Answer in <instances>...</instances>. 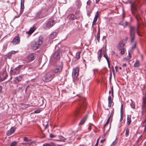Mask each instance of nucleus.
<instances>
[{
  "mask_svg": "<svg viewBox=\"0 0 146 146\" xmlns=\"http://www.w3.org/2000/svg\"><path fill=\"white\" fill-rule=\"evenodd\" d=\"M115 70H116V71H117V70H118V67H117V66H116V67H115Z\"/></svg>",
  "mask_w": 146,
  "mask_h": 146,
  "instance_id": "nucleus-57",
  "label": "nucleus"
},
{
  "mask_svg": "<svg viewBox=\"0 0 146 146\" xmlns=\"http://www.w3.org/2000/svg\"><path fill=\"white\" fill-rule=\"evenodd\" d=\"M108 107H110L111 106L112 104H113V100L111 99V97L110 96H109L108 97Z\"/></svg>",
  "mask_w": 146,
  "mask_h": 146,
  "instance_id": "nucleus-22",
  "label": "nucleus"
},
{
  "mask_svg": "<svg viewBox=\"0 0 146 146\" xmlns=\"http://www.w3.org/2000/svg\"><path fill=\"white\" fill-rule=\"evenodd\" d=\"M2 89V87L1 86H0V92L1 91Z\"/></svg>",
  "mask_w": 146,
  "mask_h": 146,
  "instance_id": "nucleus-55",
  "label": "nucleus"
},
{
  "mask_svg": "<svg viewBox=\"0 0 146 146\" xmlns=\"http://www.w3.org/2000/svg\"><path fill=\"white\" fill-rule=\"evenodd\" d=\"M55 24L54 20L47 22L46 24V28L49 29L52 27Z\"/></svg>",
  "mask_w": 146,
  "mask_h": 146,
  "instance_id": "nucleus-12",
  "label": "nucleus"
},
{
  "mask_svg": "<svg viewBox=\"0 0 146 146\" xmlns=\"http://www.w3.org/2000/svg\"><path fill=\"white\" fill-rule=\"evenodd\" d=\"M24 141H25L29 142L30 141V140H29L27 137H24Z\"/></svg>",
  "mask_w": 146,
  "mask_h": 146,
  "instance_id": "nucleus-39",
  "label": "nucleus"
},
{
  "mask_svg": "<svg viewBox=\"0 0 146 146\" xmlns=\"http://www.w3.org/2000/svg\"><path fill=\"white\" fill-rule=\"evenodd\" d=\"M104 57L105 58H106L107 61V60H109L108 56L107 54L106 55L105 54H104Z\"/></svg>",
  "mask_w": 146,
  "mask_h": 146,
  "instance_id": "nucleus-41",
  "label": "nucleus"
},
{
  "mask_svg": "<svg viewBox=\"0 0 146 146\" xmlns=\"http://www.w3.org/2000/svg\"><path fill=\"white\" fill-rule=\"evenodd\" d=\"M3 81V80H2V78L0 77V82Z\"/></svg>",
  "mask_w": 146,
  "mask_h": 146,
  "instance_id": "nucleus-58",
  "label": "nucleus"
},
{
  "mask_svg": "<svg viewBox=\"0 0 146 146\" xmlns=\"http://www.w3.org/2000/svg\"><path fill=\"white\" fill-rule=\"evenodd\" d=\"M22 78V77L21 76H19L16 78V80H17L18 82L21 81Z\"/></svg>",
  "mask_w": 146,
  "mask_h": 146,
  "instance_id": "nucleus-33",
  "label": "nucleus"
},
{
  "mask_svg": "<svg viewBox=\"0 0 146 146\" xmlns=\"http://www.w3.org/2000/svg\"><path fill=\"white\" fill-rule=\"evenodd\" d=\"M100 35L97 34L96 36V38L98 42H99L100 39Z\"/></svg>",
  "mask_w": 146,
  "mask_h": 146,
  "instance_id": "nucleus-35",
  "label": "nucleus"
},
{
  "mask_svg": "<svg viewBox=\"0 0 146 146\" xmlns=\"http://www.w3.org/2000/svg\"><path fill=\"white\" fill-rule=\"evenodd\" d=\"M139 62L137 60H136L134 64V66L135 67H139Z\"/></svg>",
  "mask_w": 146,
  "mask_h": 146,
  "instance_id": "nucleus-28",
  "label": "nucleus"
},
{
  "mask_svg": "<svg viewBox=\"0 0 146 146\" xmlns=\"http://www.w3.org/2000/svg\"><path fill=\"white\" fill-rule=\"evenodd\" d=\"M54 74L51 71L46 73L42 78L44 82H48L51 81L54 77Z\"/></svg>",
  "mask_w": 146,
  "mask_h": 146,
  "instance_id": "nucleus-5",
  "label": "nucleus"
},
{
  "mask_svg": "<svg viewBox=\"0 0 146 146\" xmlns=\"http://www.w3.org/2000/svg\"><path fill=\"white\" fill-rule=\"evenodd\" d=\"M43 38L40 36L38 37L37 40L35 42L33 41L31 43V46L33 50H36L39 47L42 43Z\"/></svg>",
  "mask_w": 146,
  "mask_h": 146,
  "instance_id": "nucleus-4",
  "label": "nucleus"
},
{
  "mask_svg": "<svg viewBox=\"0 0 146 146\" xmlns=\"http://www.w3.org/2000/svg\"><path fill=\"white\" fill-rule=\"evenodd\" d=\"M91 129V127L90 126H89V127H88V129L89 130H90V129Z\"/></svg>",
  "mask_w": 146,
  "mask_h": 146,
  "instance_id": "nucleus-59",
  "label": "nucleus"
},
{
  "mask_svg": "<svg viewBox=\"0 0 146 146\" xmlns=\"http://www.w3.org/2000/svg\"><path fill=\"white\" fill-rule=\"evenodd\" d=\"M124 45L125 44L123 42H120L118 46V49L119 50L124 49Z\"/></svg>",
  "mask_w": 146,
  "mask_h": 146,
  "instance_id": "nucleus-19",
  "label": "nucleus"
},
{
  "mask_svg": "<svg viewBox=\"0 0 146 146\" xmlns=\"http://www.w3.org/2000/svg\"><path fill=\"white\" fill-rule=\"evenodd\" d=\"M81 102H82V104L80 106V109L78 110V111H81V112H83L81 111V110H84L86 108V104L85 103H84V102L85 101V99L84 98H81ZM78 112V111H77V112Z\"/></svg>",
  "mask_w": 146,
  "mask_h": 146,
  "instance_id": "nucleus-11",
  "label": "nucleus"
},
{
  "mask_svg": "<svg viewBox=\"0 0 146 146\" xmlns=\"http://www.w3.org/2000/svg\"><path fill=\"white\" fill-rule=\"evenodd\" d=\"M100 0H96V3H98L100 1Z\"/></svg>",
  "mask_w": 146,
  "mask_h": 146,
  "instance_id": "nucleus-50",
  "label": "nucleus"
},
{
  "mask_svg": "<svg viewBox=\"0 0 146 146\" xmlns=\"http://www.w3.org/2000/svg\"><path fill=\"white\" fill-rule=\"evenodd\" d=\"M123 67H126V64L125 63H123L122 65Z\"/></svg>",
  "mask_w": 146,
  "mask_h": 146,
  "instance_id": "nucleus-48",
  "label": "nucleus"
},
{
  "mask_svg": "<svg viewBox=\"0 0 146 146\" xmlns=\"http://www.w3.org/2000/svg\"><path fill=\"white\" fill-rule=\"evenodd\" d=\"M119 69L120 70H121V67H119Z\"/></svg>",
  "mask_w": 146,
  "mask_h": 146,
  "instance_id": "nucleus-64",
  "label": "nucleus"
},
{
  "mask_svg": "<svg viewBox=\"0 0 146 146\" xmlns=\"http://www.w3.org/2000/svg\"><path fill=\"white\" fill-rule=\"evenodd\" d=\"M128 25V23L127 21L125 22V23H123V25L124 27H126Z\"/></svg>",
  "mask_w": 146,
  "mask_h": 146,
  "instance_id": "nucleus-34",
  "label": "nucleus"
},
{
  "mask_svg": "<svg viewBox=\"0 0 146 146\" xmlns=\"http://www.w3.org/2000/svg\"><path fill=\"white\" fill-rule=\"evenodd\" d=\"M21 66L19 65L18 67L15 68L13 70H10V73L11 75H16L19 74V69Z\"/></svg>",
  "mask_w": 146,
  "mask_h": 146,
  "instance_id": "nucleus-9",
  "label": "nucleus"
},
{
  "mask_svg": "<svg viewBox=\"0 0 146 146\" xmlns=\"http://www.w3.org/2000/svg\"><path fill=\"white\" fill-rule=\"evenodd\" d=\"M15 129L14 127H11L9 130L7 131V135L8 136L11 135L14 132Z\"/></svg>",
  "mask_w": 146,
  "mask_h": 146,
  "instance_id": "nucleus-17",
  "label": "nucleus"
},
{
  "mask_svg": "<svg viewBox=\"0 0 146 146\" xmlns=\"http://www.w3.org/2000/svg\"><path fill=\"white\" fill-rule=\"evenodd\" d=\"M79 69L78 67L73 68L72 72V76L74 79L73 82L75 84L76 83V81L77 80V78L79 75Z\"/></svg>",
  "mask_w": 146,
  "mask_h": 146,
  "instance_id": "nucleus-6",
  "label": "nucleus"
},
{
  "mask_svg": "<svg viewBox=\"0 0 146 146\" xmlns=\"http://www.w3.org/2000/svg\"><path fill=\"white\" fill-rule=\"evenodd\" d=\"M111 92H113V86H111Z\"/></svg>",
  "mask_w": 146,
  "mask_h": 146,
  "instance_id": "nucleus-49",
  "label": "nucleus"
},
{
  "mask_svg": "<svg viewBox=\"0 0 146 146\" xmlns=\"http://www.w3.org/2000/svg\"><path fill=\"white\" fill-rule=\"evenodd\" d=\"M87 117L88 115L86 114L83 117V118H82V119L80 121L79 123V125H83L87 119Z\"/></svg>",
  "mask_w": 146,
  "mask_h": 146,
  "instance_id": "nucleus-16",
  "label": "nucleus"
},
{
  "mask_svg": "<svg viewBox=\"0 0 146 146\" xmlns=\"http://www.w3.org/2000/svg\"><path fill=\"white\" fill-rule=\"evenodd\" d=\"M122 105H121V116H120V121L121 122L123 119V117H122L123 114L122 113Z\"/></svg>",
  "mask_w": 146,
  "mask_h": 146,
  "instance_id": "nucleus-29",
  "label": "nucleus"
},
{
  "mask_svg": "<svg viewBox=\"0 0 146 146\" xmlns=\"http://www.w3.org/2000/svg\"><path fill=\"white\" fill-rule=\"evenodd\" d=\"M91 1H88L87 2V4H90Z\"/></svg>",
  "mask_w": 146,
  "mask_h": 146,
  "instance_id": "nucleus-52",
  "label": "nucleus"
},
{
  "mask_svg": "<svg viewBox=\"0 0 146 146\" xmlns=\"http://www.w3.org/2000/svg\"><path fill=\"white\" fill-rule=\"evenodd\" d=\"M79 13V11H78V12H75V14H76L77 13Z\"/></svg>",
  "mask_w": 146,
  "mask_h": 146,
  "instance_id": "nucleus-60",
  "label": "nucleus"
},
{
  "mask_svg": "<svg viewBox=\"0 0 146 146\" xmlns=\"http://www.w3.org/2000/svg\"><path fill=\"white\" fill-rule=\"evenodd\" d=\"M7 74L6 70H4L3 72H2L0 76V77L2 78V80H4L5 79H6L7 77Z\"/></svg>",
  "mask_w": 146,
  "mask_h": 146,
  "instance_id": "nucleus-14",
  "label": "nucleus"
},
{
  "mask_svg": "<svg viewBox=\"0 0 146 146\" xmlns=\"http://www.w3.org/2000/svg\"><path fill=\"white\" fill-rule=\"evenodd\" d=\"M61 54L60 49H57L54 54L52 55L51 59L56 60H59L61 55Z\"/></svg>",
  "mask_w": 146,
  "mask_h": 146,
  "instance_id": "nucleus-7",
  "label": "nucleus"
},
{
  "mask_svg": "<svg viewBox=\"0 0 146 146\" xmlns=\"http://www.w3.org/2000/svg\"><path fill=\"white\" fill-rule=\"evenodd\" d=\"M137 6L136 3H133L131 4V13L135 17L137 21V26L136 29V32L138 35L141 36L142 35L140 34V33H142V28L140 26V21L141 19L138 16L135 15L136 11H137Z\"/></svg>",
  "mask_w": 146,
  "mask_h": 146,
  "instance_id": "nucleus-2",
  "label": "nucleus"
},
{
  "mask_svg": "<svg viewBox=\"0 0 146 146\" xmlns=\"http://www.w3.org/2000/svg\"><path fill=\"white\" fill-rule=\"evenodd\" d=\"M131 122V116H129L128 115L127 117V124L128 125V126H129Z\"/></svg>",
  "mask_w": 146,
  "mask_h": 146,
  "instance_id": "nucleus-25",
  "label": "nucleus"
},
{
  "mask_svg": "<svg viewBox=\"0 0 146 146\" xmlns=\"http://www.w3.org/2000/svg\"><path fill=\"white\" fill-rule=\"evenodd\" d=\"M111 53L112 54H115V52L114 51H111Z\"/></svg>",
  "mask_w": 146,
  "mask_h": 146,
  "instance_id": "nucleus-56",
  "label": "nucleus"
},
{
  "mask_svg": "<svg viewBox=\"0 0 146 146\" xmlns=\"http://www.w3.org/2000/svg\"><path fill=\"white\" fill-rule=\"evenodd\" d=\"M81 51H78L76 53V58L77 59H78L80 58V55L81 54Z\"/></svg>",
  "mask_w": 146,
  "mask_h": 146,
  "instance_id": "nucleus-27",
  "label": "nucleus"
},
{
  "mask_svg": "<svg viewBox=\"0 0 146 146\" xmlns=\"http://www.w3.org/2000/svg\"><path fill=\"white\" fill-rule=\"evenodd\" d=\"M40 112V111L39 110H36L34 111V113H38Z\"/></svg>",
  "mask_w": 146,
  "mask_h": 146,
  "instance_id": "nucleus-40",
  "label": "nucleus"
},
{
  "mask_svg": "<svg viewBox=\"0 0 146 146\" xmlns=\"http://www.w3.org/2000/svg\"><path fill=\"white\" fill-rule=\"evenodd\" d=\"M35 58V55L34 54L31 53L28 55L25 58V61L27 62H30Z\"/></svg>",
  "mask_w": 146,
  "mask_h": 146,
  "instance_id": "nucleus-8",
  "label": "nucleus"
},
{
  "mask_svg": "<svg viewBox=\"0 0 146 146\" xmlns=\"http://www.w3.org/2000/svg\"><path fill=\"white\" fill-rule=\"evenodd\" d=\"M17 143L15 141H13L10 145V146H16Z\"/></svg>",
  "mask_w": 146,
  "mask_h": 146,
  "instance_id": "nucleus-32",
  "label": "nucleus"
},
{
  "mask_svg": "<svg viewBox=\"0 0 146 146\" xmlns=\"http://www.w3.org/2000/svg\"><path fill=\"white\" fill-rule=\"evenodd\" d=\"M98 15V11H97L95 15V17L94 18V19L93 20L92 24V27H93L94 25L95 24L96 22L97 21Z\"/></svg>",
  "mask_w": 146,
  "mask_h": 146,
  "instance_id": "nucleus-18",
  "label": "nucleus"
},
{
  "mask_svg": "<svg viewBox=\"0 0 146 146\" xmlns=\"http://www.w3.org/2000/svg\"><path fill=\"white\" fill-rule=\"evenodd\" d=\"M59 138L62 141H63L65 142V140L68 139L69 140H70V138L69 137H67V138H64L63 137V136H60L59 137Z\"/></svg>",
  "mask_w": 146,
  "mask_h": 146,
  "instance_id": "nucleus-23",
  "label": "nucleus"
},
{
  "mask_svg": "<svg viewBox=\"0 0 146 146\" xmlns=\"http://www.w3.org/2000/svg\"><path fill=\"white\" fill-rule=\"evenodd\" d=\"M109 121H108V120H107V121H106V122H108V123H109Z\"/></svg>",
  "mask_w": 146,
  "mask_h": 146,
  "instance_id": "nucleus-63",
  "label": "nucleus"
},
{
  "mask_svg": "<svg viewBox=\"0 0 146 146\" xmlns=\"http://www.w3.org/2000/svg\"><path fill=\"white\" fill-rule=\"evenodd\" d=\"M129 129L128 128H127L125 132V136L127 137L129 134Z\"/></svg>",
  "mask_w": 146,
  "mask_h": 146,
  "instance_id": "nucleus-31",
  "label": "nucleus"
},
{
  "mask_svg": "<svg viewBox=\"0 0 146 146\" xmlns=\"http://www.w3.org/2000/svg\"><path fill=\"white\" fill-rule=\"evenodd\" d=\"M97 34L100 35V30L98 29Z\"/></svg>",
  "mask_w": 146,
  "mask_h": 146,
  "instance_id": "nucleus-51",
  "label": "nucleus"
},
{
  "mask_svg": "<svg viewBox=\"0 0 146 146\" xmlns=\"http://www.w3.org/2000/svg\"><path fill=\"white\" fill-rule=\"evenodd\" d=\"M117 142L115 140L111 145L110 146H115Z\"/></svg>",
  "mask_w": 146,
  "mask_h": 146,
  "instance_id": "nucleus-37",
  "label": "nucleus"
},
{
  "mask_svg": "<svg viewBox=\"0 0 146 146\" xmlns=\"http://www.w3.org/2000/svg\"><path fill=\"white\" fill-rule=\"evenodd\" d=\"M112 71H113V72H114V68H113V66H112Z\"/></svg>",
  "mask_w": 146,
  "mask_h": 146,
  "instance_id": "nucleus-54",
  "label": "nucleus"
},
{
  "mask_svg": "<svg viewBox=\"0 0 146 146\" xmlns=\"http://www.w3.org/2000/svg\"><path fill=\"white\" fill-rule=\"evenodd\" d=\"M25 0H21V9H23L24 7V2Z\"/></svg>",
  "mask_w": 146,
  "mask_h": 146,
  "instance_id": "nucleus-30",
  "label": "nucleus"
},
{
  "mask_svg": "<svg viewBox=\"0 0 146 146\" xmlns=\"http://www.w3.org/2000/svg\"><path fill=\"white\" fill-rule=\"evenodd\" d=\"M57 35V33L56 32H53L52 33L50 36V38L51 39H53L56 37Z\"/></svg>",
  "mask_w": 146,
  "mask_h": 146,
  "instance_id": "nucleus-24",
  "label": "nucleus"
},
{
  "mask_svg": "<svg viewBox=\"0 0 146 146\" xmlns=\"http://www.w3.org/2000/svg\"><path fill=\"white\" fill-rule=\"evenodd\" d=\"M111 92V91H109V94H110Z\"/></svg>",
  "mask_w": 146,
  "mask_h": 146,
  "instance_id": "nucleus-62",
  "label": "nucleus"
},
{
  "mask_svg": "<svg viewBox=\"0 0 146 146\" xmlns=\"http://www.w3.org/2000/svg\"><path fill=\"white\" fill-rule=\"evenodd\" d=\"M111 119V121H112V120H111V117H110V116L108 119L107 120L108 121H110V119Z\"/></svg>",
  "mask_w": 146,
  "mask_h": 146,
  "instance_id": "nucleus-46",
  "label": "nucleus"
},
{
  "mask_svg": "<svg viewBox=\"0 0 146 146\" xmlns=\"http://www.w3.org/2000/svg\"><path fill=\"white\" fill-rule=\"evenodd\" d=\"M20 41V37L18 36H16L14 38L12 42L14 45L17 44L19 43Z\"/></svg>",
  "mask_w": 146,
  "mask_h": 146,
  "instance_id": "nucleus-13",
  "label": "nucleus"
},
{
  "mask_svg": "<svg viewBox=\"0 0 146 146\" xmlns=\"http://www.w3.org/2000/svg\"><path fill=\"white\" fill-rule=\"evenodd\" d=\"M114 113V110H113L111 112V114L110 115V117H111V120H112V118L113 116Z\"/></svg>",
  "mask_w": 146,
  "mask_h": 146,
  "instance_id": "nucleus-38",
  "label": "nucleus"
},
{
  "mask_svg": "<svg viewBox=\"0 0 146 146\" xmlns=\"http://www.w3.org/2000/svg\"><path fill=\"white\" fill-rule=\"evenodd\" d=\"M105 141V139H102V140H101L100 141V142L101 143H103V142H104Z\"/></svg>",
  "mask_w": 146,
  "mask_h": 146,
  "instance_id": "nucleus-47",
  "label": "nucleus"
},
{
  "mask_svg": "<svg viewBox=\"0 0 146 146\" xmlns=\"http://www.w3.org/2000/svg\"><path fill=\"white\" fill-rule=\"evenodd\" d=\"M62 64L60 65L57 66L56 68L52 70L51 71L54 74V73L60 72L62 70Z\"/></svg>",
  "mask_w": 146,
  "mask_h": 146,
  "instance_id": "nucleus-10",
  "label": "nucleus"
},
{
  "mask_svg": "<svg viewBox=\"0 0 146 146\" xmlns=\"http://www.w3.org/2000/svg\"><path fill=\"white\" fill-rule=\"evenodd\" d=\"M51 2H55L56 0H49Z\"/></svg>",
  "mask_w": 146,
  "mask_h": 146,
  "instance_id": "nucleus-53",
  "label": "nucleus"
},
{
  "mask_svg": "<svg viewBox=\"0 0 146 146\" xmlns=\"http://www.w3.org/2000/svg\"><path fill=\"white\" fill-rule=\"evenodd\" d=\"M107 62H108V67L109 68H110V61H109V60H107Z\"/></svg>",
  "mask_w": 146,
  "mask_h": 146,
  "instance_id": "nucleus-43",
  "label": "nucleus"
},
{
  "mask_svg": "<svg viewBox=\"0 0 146 146\" xmlns=\"http://www.w3.org/2000/svg\"><path fill=\"white\" fill-rule=\"evenodd\" d=\"M120 50V53L121 54L123 55L125 53V50H124V48Z\"/></svg>",
  "mask_w": 146,
  "mask_h": 146,
  "instance_id": "nucleus-36",
  "label": "nucleus"
},
{
  "mask_svg": "<svg viewBox=\"0 0 146 146\" xmlns=\"http://www.w3.org/2000/svg\"><path fill=\"white\" fill-rule=\"evenodd\" d=\"M113 92H112L111 93V94H112V96H113Z\"/></svg>",
  "mask_w": 146,
  "mask_h": 146,
  "instance_id": "nucleus-61",
  "label": "nucleus"
},
{
  "mask_svg": "<svg viewBox=\"0 0 146 146\" xmlns=\"http://www.w3.org/2000/svg\"><path fill=\"white\" fill-rule=\"evenodd\" d=\"M98 142H99V139H98L97 140V142L95 144V146H97L98 145Z\"/></svg>",
  "mask_w": 146,
  "mask_h": 146,
  "instance_id": "nucleus-45",
  "label": "nucleus"
},
{
  "mask_svg": "<svg viewBox=\"0 0 146 146\" xmlns=\"http://www.w3.org/2000/svg\"><path fill=\"white\" fill-rule=\"evenodd\" d=\"M43 146H56L55 144L53 143H51L49 144L46 143L44 144Z\"/></svg>",
  "mask_w": 146,
  "mask_h": 146,
  "instance_id": "nucleus-26",
  "label": "nucleus"
},
{
  "mask_svg": "<svg viewBox=\"0 0 146 146\" xmlns=\"http://www.w3.org/2000/svg\"><path fill=\"white\" fill-rule=\"evenodd\" d=\"M49 8L45 4H43L41 9L37 12L36 17L38 19H41L47 16L48 14Z\"/></svg>",
  "mask_w": 146,
  "mask_h": 146,
  "instance_id": "nucleus-3",
  "label": "nucleus"
},
{
  "mask_svg": "<svg viewBox=\"0 0 146 146\" xmlns=\"http://www.w3.org/2000/svg\"><path fill=\"white\" fill-rule=\"evenodd\" d=\"M55 136L53 135V134H51L50 135V137H51V138H53V137H55Z\"/></svg>",
  "mask_w": 146,
  "mask_h": 146,
  "instance_id": "nucleus-42",
  "label": "nucleus"
},
{
  "mask_svg": "<svg viewBox=\"0 0 146 146\" xmlns=\"http://www.w3.org/2000/svg\"><path fill=\"white\" fill-rule=\"evenodd\" d=\"M135 29L133 26H131L130 28V39L131 41L130 44L131 45V48L129 51L128 56L125 57V59L127 60H129L131 58V55L129 52H131L136 48L137 42L135 40Z\"/></svg>",
  "mask_w": 146,
  "mask_h": 146,
  "instance_id": "nucleus-1",
  "label": "nucleus"
},
{
  "mask_svg": "<svg viewBox=\"0 0 146 146\" xmlns=\"http://www.w3.org/2000/svg\"><path fill=\"white\" fill-rule=\"evenodd\" d=\"M102 51L101 50H100L98 53V58L99 61L100 62V59L102 56Z\"/></svg>",
  "mask_w": 146,
  "mask_h": 146,
  "instance_id": "nucleus-21",
  "label": "nucleus"
},
{
  "mask_svg": "<svg viewBox=\"0 0 146 146\" xmlns=\"http://www.w3.org/2000/svg\"><path fill=\"white\" fill-rule=\"evenodd\" d=\"M36 29V27L34 26L33 27L31 28L30 30L27 32V33L30 35L34 32Z\"/></svg>",
  "mask_w": 146,
  "mask_h": 146,
  "instance_id": "nucleus-20",
  "label": "nucleus"
},
{
  "mask_svg": "<svg viewBox=\"0 0 146 146\" xmlns=\"http://www.w3.org/2000/svg\"><path fill=\"white\" fill-rule=\"evenodd\" d=\"M68 19L71 20H74L75 19H78L79 17H76L75 15L73 14L69 15L68 17Z\"/></svg>",
  "mask_w": 146,
  "mask_h": 146,
  "instance_id": "nucleus-15",
  "label": "nucleus"
},
{
  "mask_svg": "<svg viewBox=\"0 0 146 146\" xmlns=\"http://www.w3.org/2000/svg\"><path fill=\"white\" fill-rule=\"evenodd\" d=\"M108 123H109L106 122V123L104 124V127L105 128Z\"/></svg>",
  "mask_w": 146,
  "mask_h": 146,
  "instance_id": "nucleus-44",
  "label": "nucleus"
}]
</instances>
